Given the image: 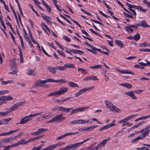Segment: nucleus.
<instances>
[{
    "mask_svg": "<svg viewBox=\"0 0 150 150\" xmlns=\"http://www.w3.org/2000/svg\"><path fill=\"white\" fill-rule=\"evenodd\" d=\"M27 74L29 75L34 76L36 75L37 72L33 71L32 70L29 69L27 72Z\"/></svg>",
    "mask_w": 150,
    "mask_h": 150,
    "instance_id": "nucleus-29",
    "label": "nucleus"
},
{
    "mask_svg": "<svg viewBox=\"0 0 150 150\" xmlns=\"http://www.w3.org/2000/svg\"><path fill=\"white\" fill-rule=\"evenodd\" d=\"M68 91V88L66 87H62L57 92L58 96L64 94L66 92Z\"/></svg>",
    "mask_w": 150,
    "mask_h": 150,
    "instance_id": "nucleus-10",
    "label": "nucleus"
},
{
    "mask_svg": "<svg viewBox=\"0 0 150 150\" xmlns=\"http://www.w3.org/2000/svg\"><path fill=\"white\" fill-rule=\"evenodd\" d=\"M101 67V65H97L95 66H90L89 68L92 69H97L99 68H100Z\"/></svg>",
    "mask_w": 150,
    "mask_h": 150,
    "instance_id": "nucleus-40",
    "label": "nucleus"
},
{
    "mask_svg": "<svg viewBox=\"0 0 150 150\" xmlns=\"http://www.w3.org/2000/svg\"><path fill=\"white\" fill-rule=\"evenodd\" d=\"M115 42L117 45L119 46L121 48L123 47L124 44L122 43L121 41L117 40H115Z\"/></svg>",
    "mask_w": 150,
    "mask_h": 150,
    "instance_id": "nucleus-22",
    "label": "nucleus"
},
{
    "mask_svg": "<svg viewBox=\"0 0 150 150\" xmlns=\"http://www.w3.org/2000/svg\"><path fill=\"white\" fill-rule=\"evenodd\" d=\"M49 82H51V79H48L44 80H38L35 82V86L37 87H48V86L45 83Z\"/></svg>",
    "mask_w": 150,
    "mask_h": 150,
    "instance_id": "nucleus-1",
    "label": "nucleus"
},
{
    "mask_svg": "<svg viewBox=\"0 0 150 150\" xmlns=\"http://www.w3.org/2000/svg\"><path fill=\"white\" fill-rule=\"evenodd\" d=\"M72 108H65L64 107H61L60 111L65 112L67 113H68L70 112V110Z\"/></svg>",
    "mask_w": 150,
    "mask_h": 150,
    "instance_id": "nucleus-21",
    "label": "nucleus"
},
{
    "mask_svg": "<svg viewBox=\"0 0 150 150\" xmlns=\"http://www.w3.org/2000/svg\"><path fill=\"white\" fill-rule=\"evenodd\" d=\"M105 103L106 106L107 108L109 109L111 111H114L116 112H120L121 111L116 106L112 104L108 101V100H105Z\"/></svg>",
    "mask_w": 150,
    "mask_h": 150,
    "instance_id": "nucleus-2",
    "label": "nucleus"
},
{
    "mask_svg": "<svg viewBox=\"0 0 150 150\" xmlns=\"http://www.w3.org/2000/svg\"><path fill=\"white\" fill-rule=\"evenodd\" d=\"M79 144L76 143L74 144H71L66 146L67 150H74L78 148L79 146Z\"/></svg>",
    "mask_w": 150,
    "mask_h": 150,
    "instance_id": "nucleus-7",
    "label": "nucleus"
},
{
    "mask_svg": "<svg viewBox=\"0 0 150 150\" xmlns=\"http://www.w3.org/2000/svg\"><path fill=\"white\" fill-rule=\"evenodd\" d=\"M27 40V42L28 43L30 46L31 47H33V44L32 43L31 41L30 40V39L29 38H27V39H25Z\"/></svg>",
    "mask_w": 150,
    "mask_h": 150,
    "instance_id": "nucleus-45",
    "label": "nucleus"
},
{
    "mask_svg": "<svg viewBox=\"0 0 150 150\" xmlns=\"http://www.w3.org/2000/svg\"><path fill=\"white\" fill-rule=\"evenodd\" d=\"M62 116V113L56 116L53 117L51 120L48 121L47 123L54 122L58 120H60Z\"/></svg>",
    "mask_w": 150,
    "mask_h": 150,
    "instance_id": "nucleus-9",
    "label": "nucleus"
},
{
    "mask_svg": "<svg viewBox=\"0 0 150 150\" xmlns=\"http://www.w3.org/2000/svg\"><path fill=\"white\" fill-rule=\"evenodd\" d=\"M140 35L137 33L134 35V39L135 41H137L140 39Z\"/></svg>",
    "mask_w": 150,
    "mask_h": 150,
    "instance_id": "nucleus-38",
    "label": "nucleus"
},
{
    "mask_svg": "<svg viewBox=\"0 0 150 150\" xmlns=\"http://www.w3.org/2000/svg\"><path fill=\"white\" fill-rule=\"evenodd\" d=\"M137 10H138L142 12L143 13H145L146 11L148 10L147 9H144L143 8L140 6H138V7L137 8Z\"/></svg>",
    "mask_w": 150,
    "mask_h": 150,
    "instance_id": "nucleus-41",
    "label": "nucleus"
},
{
    "mask_svg": "<svg viewBox=\"0 0 150 150\" xmlns=\"http://www.w3.org/2000/svg\"><path fill=\"white\" fill-rule=\"evenodd\" d=\"M68 85L71 87H78L79 85L76 83H75L72 81H70L68 83Z\"/></svg>",
    "mask_w": 150,
    "mask_h": 150,
    "instance_id": "nucleus-28",
    "label": "nucleus"
},
{
    "mask_svg": "<svg viewBox=\"0 0 150 150\" xmlns=\"http://www.w3.org/2000/svg\"><path fill=\"white\" fill-rule=\"evenodd\" d=\"M3 147H4V148L3 150H9L10 148H11V146L10 145L5 146H3Z\"/></svg>",
    "mask_w": 150,
    "mask_h": 150,
    "instance_id": "nucleus-64",
    "label": "nucleus"
},
{
    "mask_svg": "<svg viewBox=\"0 0 150 150\" xmlns=\"http://www.w3.org/2000/svg\"><path fill=\"white\" fill-rule=\"evenodd\" d=\"M144 91V90L143 89L141 90H135L134 91V92H135L136 94L138 93H142V92H143Z\"/></svg>",
    "mask_w": 150,
    "mask_h": 150,
    "instance_id": "nucleus-62",
    "label": "nucleus"
},
{
    "mask_svg": "<svg viewBox=\"0 0 150 150\" xmlns=\"http://www.w3.org/2000/svg\"><path fill=\"white\" fill-rule=\"evenodd\" d=\"M70 51L76 54L78 53L80 55H82L84 53V52L83 51L78 50L72 49Z\"/></svg>",
    "mask_w": 150,
    "mask_h": 150,
    "instance_id": "nucleus-18",
    "label": "nucleus"
},
{
    "mask_svg": "<svg viewBox=\"0 0 150 150\" xmlns=\"http://www.w3.org/2000/svg\"><path fill=\"white\" fill-rule=\"evenodd\" d=\"M150 131V127H147L144 128V131L149 134V131Z\"/></svg>",
    "mask_w": 150,
    "mask_h": 150,
    "instance_id": "nucleus-63",
    "label": "nucleus"
},
{
    "mask_svg": "<svg viewBox=\"0 0 150 150\" xmlns=\"http://www.w3.org/2000/svg\"><path fill=\"white\" fill-rule=\"evenodd\" d=\"M8 110L6 111L7 115L10 113L16 110L13 106L11 107L10 108L7 109Z\"/></svg>",
    "mask_w": 150,
    "mask_h": 150,
    "instance_id": "nucleus-30",
    "label": "nucleus"
},
{
    "mask_svg": "<svg viewBox=\"0 0 150 150\" xmlns=\"http://www.w3.org/2000/svg\"><path fill=\"white\" fill-rule=\"evenodd\" d=\"M90 120H91L90 119L89 120H81V124H85L87 123L90 122L91 123L92 122V121H90Z\"/></svg>",
    "mask_w": 150,
    "mask_h": 150,
    "instance_id": "nucleus-32",
    "label": "nucleus"
},
{
    "mask_svg": "<svg viewBox=\"0 0 150 150\" xmlns=\"http://www.w3.org/2000/svg\"><path fill=\"white\" fill-rule=\"evenodd\" d=\"M150 117V115H148L146 116H143L139 117L140 120H143L146 119L147 118Z\"/></svg>",
    "mask_w": 150,
    "mask_h": 150,
    "instance_id": "nucleus-51",
    "label": "nucleus"
},
{
    "mask_svg": "<svg viewBox=\"0 0 150 150\" xmlns=\"http://www.w3.org/2000/svg\"><path fill=\"white\" fill-rule=\"evenodd\" d=\"M13 71L12 72H11L9 73L10 74H11L13 75L14 74H15L16 76H17V72L18 71V70H17V69H14L13 70Z\"/></svg>",
    "mask_w": 150,
    "mask_h": 150,
    "instance_id": "nucleus-46",
    "label": "nucleus"
},
{
    "mask_svg": "<svg viewBox=\"0 0 150 150\" xmlns=\"http://www.w3.org/2000/svg\"><path fill=\"white\" fill-rule=\"evenodd\" d=\"M131 25L132 27L135 30H137L138 28V26H139V24H136L135 25Z\"/></svg>",
    "mask_w": 150,
    "mask_h": 150,
    "instance_id": "nucleus-61",
    "label": "nucleus"
},
{
    "mask_svg": "<svg viewBox=\"0 0 150 150\" xmlns=\"http://www.w3.org/2000/svg\"><path fill=\"white\" fill-rule=\"evenodd\" d=\"M52 114L51 113L49 112L47 113V114H44L41 115L42 117L43 118L47 119L51 118L52 116Z\"/></svg>",
    "mask_w": 150,
    "mask_h": 150,
    "instance_id": "nucleus-16",
    "label": "nucleus"
},
{
    "mask_svg": "<svg viewBox=\"0 0 150 150\" xmlns=\"http://www.w3.org/2000/svg\"><path fill=\"white\" fill-rule=\"evenodd\" d=\"M126 4L127 6H128V8L132 9V8H134L135 9H137L138 6L135 5H133L130 4L127 2L126 3Z\"/></svg>",
    "mask_w": 150,
    "mask_h": 150,
    "instance_id": "nucleus-26",
    "label": "nucleus"
},
{
    "mask_svg": "<svg viewBox=\"0 0 150 150\" xmlns=\"http://www.w3.org/2000/svg\"><path fill=\"white\" fill-rule=\"evenodd\" d=\"M13 99V98L10 96H5V100H11Z\"/></svg>",
    "mask_w": 150,
    "mask_h": 150,
    "instance_id": "nucleus-50",
    "label": "nucleus"
},
{
    "mask_svg": "<svg viewBox=\"0 0 150 150\" xmlns=\"http://www.w3.org/2000/svg\"><path fill=\"white\" fill-rule=\"evenodd\" d=\"M47 69L50 73L53 75H54L57 72L56 67H53L49 66L47 68Z\"/></svg>",
    "mask_w": 150,
    "mask_h": 150,
    "instance_id": "nucleus-12",
    "label": "nucleus"
},
{
    "mask_svg": "<svg viewBox=\"0 0 150 150\" xmlns=\"http://www.w3.org/2000/svg\"><path fill=\"white\" fill-rule=\"evenodd\" d=\"M128 120L127 117L126 118H124L123 119H122V120H120L119 121V122L120 123H121V122H123V123H124V122H127V121H128Z\"/></svg>",
    "mask_w": 150,
    "mask_h": 150,
    "instance_id": "nucleus-59",
    "label": "nucleus"
},
{
    "mask_svg": "<svg viewBox=\"0 0 150 150\" xmlns=\"http://www.w3.org/2000/svg\"><path fill=\"white\" fill-rule=\"evenodd\" d=\"M134 91H129L125 92V93L126 95L129 96L132 99L135 100L137 99V98L134 95Z\"/></svg>",
    "mask_w": 150,
    "mask_h": 150,
    "instance_id": "nucleus-11",
    "label": "nucleus"
},
{
    "mask_svg": "<svg viewBox=\"0 0 150 150\" xmlns=\"http://www.w3.org/2000/svg\"><path fill=\"white\" fill-rule=\"evenodd\" d=\"M42 18L45 20L47 23H49L51 22V18L50 17H48L44 14H42Z\"/></svg>",
    "mask_w": 150,
    "mask_h": 150,
    "instance_id": "nucleus-14",
    "label": "nucleus"
},
{
    "mask_svg": "<svg viewBox=\"0 0 150 150\" xmlns=\"http://www.w3.org/2000/svg\"><path fill=\"white\" fill-rule=\"evenodd\" d=\"M31 118L30 115H28L26 116L21 119V121L19 123H16V125L19 124H24L26 123L30 120H31L32 118Z\"/></svg>",
    "mask_w": 150,
    "mask_h": 150,
    "instance_id": "nucleus-4",
    "label": "nucleus"
},
{
    "mask_svg": "<svg viewBox=\"0 0 150 150\" xmlns=\"http://www.w3.org/2000/svg\"><path fill=\"white\" fill-rule=\"evenodd\" d=\"M89 79L90 80H98V79H97V77L94 76H89Z\"/></svg>",
    "mask_w": 150,
    "mask_h": 150,
    "instance_id": "nucleus-43",
    "label": "nucleus"
},
{
    "mask_svg": "<svg viewBox=\"0 0 150 150\" xmlns=\"http://www.w3.org/2000/svg\"><path fill=\"white\" fill-rule=\"evenodd\" d=\"M89 108V107L88 106L87 107L77 108L75 109H73L71 112L70 115H72L74 114L77 113L78 112H82L88 109Z\"/></svg>",
    "mask_w": 150,
    "mask_h": 150,
    "instance_id": "nucleus-3",
    "label": "nucleus"
},
{
    "mask_svg": "<svg viewBox=\"0 0 150 150\" xmlns=\"http://www.w3.org/2000/svg\"><path fill=\"white\" fill-rule=\"evenodd\" d=\"M56 69L60 71H64L66 69L64 65L63 66H56Z\"/></svg>",
    "mask_w": 150,
    "mask_h": 150,
    "instance_id": "nucleus-34",
    "label": "nucleus"
},
{
    "mask_svg": "<svg viewBox=\"0 0 150 150\" xmlns=\"http://www.w3.org/2000/svg\"><path fill=\"white\" fill-rule=\"evenodd\" d=\"M13 140V138L12 137H9L7 139H3L0 140V148L3 147L2 145L3 144H6Z\"/></svg>",
    "mask_w": 150,
    "mask_h": 150,
    "instance_id": "nucleus-6",
    "label": "nucleus"
},
{
    "mask_svg": "<svg viewBox=\"0 0 150 150\" xmlns=\"http://www.w3.org/2000/svg\"><path fill=\"white\" fill-rule=\"evenodd\" d=\"M78 71H81L82 73L84 74H86L87 73L86 72L87 70H86L83 69L79 68H78Z\"/></svg>",
    "mask_w": 150,
    "mask_h": 150,
    "instance_id": "nucleus-42",
    "label": "nucleus"
},
{
    "mask_svg": "<svg viewBox=\"0 0 150 150\" xmlns=\"http://www.w3.org/2000/svg\"><path fill=\"white\" fill-rule=\"evenodd\" d=\"M25 101L19 102L17 103V104L18 105V107L19 106H21L25 104Z\"/></svg>",
    "mask_w": 150,
    "mask_h": 150,
    "instance_id": "nucleus-52",
    "label": "nucleus"
},
{
    "mask_svg": "<svg viewBox=\"0 0 150 150\" xmlns=\"http://www.w3.org/2000/svg\"><path fill=\"white\" fill-rule=\"evenodd\" d=\"M127 26L125 27V30L126 31L129 33H132L133 31V30L131 28L132 27L130 25H127Z\"/></svg>",
    "mask_w": 150,
    "mask_h": 150,
    "instance_id": "nucleus-17",
    "label": "nucleus"
},
{
    "mask_svg": "<svg viewBox=\"0 0 150 150\" xmlns=\"http://www.w3.org/2000/svg\"><path fill=\"white\" fill-rule=\"evenodd\" d=\"M11 119L12 118L11 117L4 119L5 125L7 124Z\"/></svg>",
    "mask_w": 150,
    "mask_h": 150,
    "instance_id": "nucleus-56",
    "label": "nucleus"
},
{
    "mask_svg": "<svg viewBox=\"0 0 150 150\" xmlns=\"http://www.w3.org/2000/svg\"><path fill=\"white\" fill-rule=\"evenodd\" d=\"M41 149L40 146H36L34 147L32 149V150H40Z\"/></svg>",
    "mask_w": 150,
    "mask_h": 150,
    "instance_id": "nucleus-60",
    "label": "nucleus"
},
{
    "mask_svg": "<svg viewBox=\"0 0 150 150\" xmlns=\"http://www.w3.org/2000/svg\"><path fill=\"white\" fill-rule=\"evenodd\" d=\"M139 26L142 27L144 28L146 27H150V26L147 24V23L145 20H143L138 23Z\"/></svg>",
    "mask_w": 150,
    "mask_h": 150,
    "instance_id": "nucleus-15",
    "label": "nucleus"
},
{
    "mask_svg": "<svg viewBox=\"0 0 150 150\" xmlns=\"http://www.w3.org/2000/svg\"><path fill=\"white\" fill-rule=\"evenodd\" d=\"M89 147H90L91 148V150H97L99 149L101 146L100 145V144H99L95 147H93V145H91L89 146Z\"/></svg>",
    "mask_w": 150,
    "mask_h": 150,
    "instance_id": "nucleus-27",
    "label": "nucleus"
},
{
    "mask_svg": "<svg viewBox=\"0 0 150 150\" xmlns=\"http://www.w3.org/2000/svg\"><path fill=\"white\" fill-rule=\"evenodd\" d=\"M7 115L6 111L5 112H0V116L3 117Z\"/></svg>",
    "mask_w": 150,
    "mask_h": 150,
    "instance_id": "nucleus-58",
    "label": "nucleus"
},
{
    "mask_svg": "<svg viewBox=\"0 0 150 150\" xmlns=\"http://www.w3.org/2000/svg\"><path fill=\"white\" fill-rule=\"evenodd\" d=\"M6 24L8 26L10 27V28H11V31L13 33V32L14 31V29L12 28L11 25L10 23L9 22H8L6 23Z\"/></svg>",
    "mask_w": 150,
    "mask_h": 150,
    "instance_id": "nucleus-48",
    "label": "nucleus"
},
{
    "mask_svg": "<svg viewBox=\"0 0 150 150\" xmlns=\"http://www.w3.org/2000/svg\"><path fill=\"white\" fill-rule=\"evenodd\" d=\"M142 139L141 137L138 136L137 138L134 139L131 142L132 143H136L137 142L138 140Z\"/></svg>",
    "mask_w": 150,
    "mask_h": 150,
    "instance_id": "nucleus-35",
    "label": "nucleus"
},
{
    "mask_svg": "<svg viewBox=\"0 0 150 150\" xmlns=\"http://www.w3.org/2000/svg\"><path fill=\"white\" fill-rule=\"evenodd\" d=\"M11 66V69L12 70H13L14 69H17L16 65V64L15 59H13L12 62Z\"/></svg>",
    "mask_w": 150,
    "mask_h": 150,
    "instance_id": "nucleus-23",
    "label": "nucleus"
},
{
    "mask_svg": "<svg viewBox=\"0 0 150 150\" xmlns=\"http://www.w3.org/2000/svg\"><path fill=\"white\" fill-rule=\"evenodd\" d=\"M118 71L119 72L121 73L122 74H133V75L134 74V73L133 72L131 71H128V70H125L124 71L120 70H119Z\"/></svg>",
    "mask_w": 150,
    "mask_h": 150,
    "instance_id": "nucleus-24",
    "label": "nucleus"
},
{
    "mask_svg": "<svg viewBox=\"0 0 150 150\" xmlns=\"http://www.w3.org/2000/svg\"><path fill=\"white\" fill-rule=\"evenodd\" d=\"M115 125V124L110 123L108 125L104 126L100 128L99 129V131H101L105 129H108L112 126H113Z\"/></svg>",
    "mask_w": 150,
    "mask_h": 150,
    "instance_id": "nucleus-13",
    "label": "nucleus"
},
{
    "mask_svg": "<svg viewBox=\"0 0 150 150\" xmlns=\"http://www.w3.org/2000/svg\"><path fill=\"white\" fill-rule=\"evenodd\" d=\"M42 112H38L35 114H30V115L31 117H35L38 115H40L42 113Z\"/></svg>",
    "mask_w": 150,
    "mask_h": 150,
    "instance_id": "nucleus-55",
    "label": "nucleus"
},
{
    "mask_svg": "<svg viewBox=\"0 0 150 150\" xmlns=\"http://www.w3.org/2000/svg\"><path fill=\"white\" fill-rule=\"evenodd\" d=\"M48 130L47 129H44L42 128H40L38 129L37 131H38L39 134H40L43 132H44L45 131Z\"/></svg>",
    "mask_w": 150,
    "mask_h": 150,
    "instance_id": "nucleus-33",
    "label": "nucleus"
},
{
    "mask_svg": "<svg viewBox=\"0 0 150 150\" xmlns=\"http://www.w3.org/2000/svg\"><path fill=\"white\" fill-rule=\"evenodd\" d=\"M61 107L56 106L53 107L52 108V111H55L57 110V111H60Z\"/></svg>",
    "mask_w": 150,
    "mask_h": 150,
    "instance_id": "nucleus-44",
    "label": "nucleus"
},
{
    "mask_svg": "<svg viewBox=\"0 0 150 150\" xmlns=\"http://www.w3.org/2000/svg\"><path fill=\"white\" fill-rule=\"evenodd\" d=\"M53 96H55L56 97H57L58 96V94H57V92L55 91L54 92H52L51 93H50L47 96L48 97Z\"/></svg>",
    "mask_w": 150,
    "mask_h": 150,
    "instance_id": "nucleus-37",
    "label": "nucleus"
},
{
    "mask_svg": "<svg viewBox=\"0 0 150 150\" xmlns=\"http://www.w3.org/2000/svg\"><path fill=\"white\" fill-rule=\"evenodd\" d=\"M109 138H108V139L104 140L102 142H101L99 144L101 146H103L106 144L107 141L109 139Z\"/></svg>",
    "mask_w": 150,
    "mask_h": 150,
    "instance_id": "nucleus-36",
    "label": "nucleus"
},
{
    "mask_svg": "<svg viewBox=\"0 0 150 150\" xmlns=\"http://www.w3.org/2000/svg\"><path fill=\"white\" fill-rule=\"evenodd\" d=\"M63 38L68 42H70L71 41L70 39L68 37L65 35L63 36Z\"/></svg>",
    "mask_w": 150,
    "mask_h": 150,
    "instance_id": "nucleus-47",
    "label": "nucleus"
},
{
    "mask_svg": "<svg viewBox=\"0 0 150 150\" xmlns=\"http://www.w3.org/2000/svg\"><path fill=\"white\" fill-rule=\"evenodd\" d=\"M65 144L63 142H59L55 144L47 146V150H52L54 149L55 148L59 147Z\"/></svg>",
    "mask_w": 150,
    "mask_h": 150,
    "instance_id": "nucleus-5",
    "label": "nucleus"
},
{
    "mask_svg": "<svg viewBox=\"0 0 150 150\" xmlns=\"http://www.w3.org/2000/svg\"><path fill=\"white\" fill-rule=\"evenodd\" d=\"M120 85L121 86L125 87L128 88H130L132 87L131 84L127 83H121Z\"/></svg>",
    "mask_w": 150,
    "mask_h": 150,
    "instance_id": "nucleus-20",
    "label": "nucleus"
},
{
    "mask_svg": "<svg viewBox=\"0 0 150 150\" xmlns=\"http://www.w3.org/2000/svg\"><path fill=\"white\" fill-rule=\"evenodd\" d=\"M8 92V91L7 90H3L0 91V96L3 95L6 93H7Z\"/></svg>",
    "mask_w": 150,
    "mask_h": 150,
    "instance_id": "nucleus-53",
    "label": "nucleus"
},
{
    "mask_svg": "<svg viewBox=\"0 0 150 150\" xmlns=\"http://www.w3.org/2000/svg\"><path fill=\"white\" fill-rule=\"evenodd\" d=\"M94 88V86H91L90 87L84 88L81 90H80L79 91V92H78V93L80 96L82 94H83L84 92H85L86 91H90L91 90L93 89Z\"/></svg>",
    "mask_w": 150,
    "mask_h": 150,
    "instance_id": "nucleus-8",
    "label": "nucleus"
},
{
    "mask_svg": "<svg viewBox=\"0 0 150 150\" xmlns=\"http://www.w3.org/2000/svg\"><path fill=\"white\" fill-rule=\"evenodd\" d=\"M64 67L66 68H74L75 66L74 64H65Z\"/></svg>",
    "mask_w": 150,
    "mask_h": 150,
    "instance_id": "nucleus-31",
    "label": "nucleus"
},
{
    "mask_svg": "<svg viewBox=\"0 0 150 150\" xmlns=\"http://www.w3.org/2000/svg\"><path fill=\"white\" fill-rule=\"evenodd\" d=\"M42 112H38L35 114H30V115L31 117H35L38 115H40L42 113Z\"/></svg>",
    "mask_w": 150,
    "mask_h": 150,
    "instance_id": "nucleus-54",
    "label": "nucleus"
},
{
    "mask_svg": "<svg viewBox=\"0 0 150 150\" xmlns=\"http://www.w3.org/2000/svg\"><path fill=\"white\" fill-rule=\"evenodd\" d=\"M57 52L61 55L63 56L64 57H66V56L65 55V54L63 52L59 50H57Z\"/></svg>",
    "mask_w": 150,
    "mask_h": 150,
    "instance_id": "nucleus-57",
    "label": "nucleus"
},
{
    "mask_svg": "<svg viewBox=\"0 0 150 150\" xmlns=\"http://www.w3.org/2000/svg\"><path fill=\"white\" fill-rule=\"evenodd\" d=\"M98 11L101 14V15H102L104 17L106 18H110V16H108L103 13L100 10H98Z\"/></svg>",
    "mask_w": 150,
    "mask_h": 150,
    "instance_id": "nucleus-49",
    "label": "nucleus"
},
{
    "mask_svg": "<svg viewBox=\"0 0 150 150\" xmlns=\"http://www.w3.org/2000/svg\"><path fill=\"white\" fill-rule=\"evenodd\" d=\"M51 82L55 83L60 82L62 83H65L67 82V81H65L64 79H61L60 80H55L51 79Z\"/></svg>",
    "mask_w": 150,
    "mask_h": 150,
    "instance_id": "nucleus-25",
    "label": "nucleus"
},
{
    "mask_svg": "<svg viewBox=\"0 0 150 150\" xmlns=\"http://www.w3.org/2000/svg\"><path fill=\"white\" fill-rule=\"evenodd\" d=\"M19 130H20V129H18L16 130H11V131H10L9 132H6V135H8L9 134H11L14 132H16L18 131Z\"/></svg>",
    "mask_w": 150,
    "mask_h": 150,
    "instance_id": "nucleus-39",
    "label": "nucleus"
},
{
    "mask_svg": "<svg viewBox=\"0 0 150 150\" xmlns=\"http://www.w3.org/2000/svg\"><path fill=\"white\" fill-rule=\"evenodd\" d=\"M10 7L12 11L14 14V15L15 16V18L16 20V22H17V23L18 24H19V22H18V17L17 16L16 13L15 11V10H14V9H13V6H12L11 5V4H10Z\"/></svg>",
    "mask_w": 150,
    "mask_h": 150,
    "instance_id": "nucleus-19",
    "label": "nucleus"
}]
</instances>
